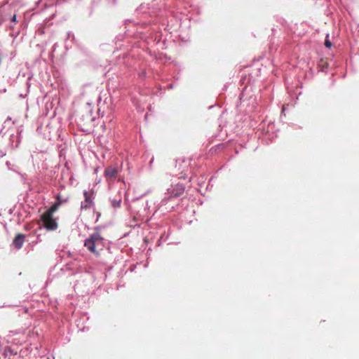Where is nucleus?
Wrapping results in <instances>:
<instances>
[{
  "instance_id": "nucleus-6",
  "label": "nucleus",
  "mask_w": 359,
  "mask_h": 359,
  "mask_svg": "<svg viewBox=\"0 0 359 359\" xmlns=\"http://www.w3.org/2000/svg\"><path fill=\"white\" fill-rule=\"evenodd\" d=\"M84 196H85V201L81 203V209H88L93 205V201L90 198V195L88 194V192L85 191H84Z\"/></svg>"
},
{
  "instance_id": "nucleus-5",
  "label": "nucleus",
  "mask_w": 359,
  "mask_h": 359,
  "mask_svg": "<svg viewBox=\"0 0 359 359\" xmlns=\"http://www.w3.org/2000/svg\"><path fill=\"white\" fill-rule=\"evenodd\" d=\"M25 235L22 233H18L13 239V244L17 249H20L25 242Z\"/></svg>"
},
{
  "instance_id": "nucleus-2",
  "label": "nucleus",
  "mask_w": 359,
  "mask_h": 359,
  "mask_svg": "<svg viewBox=\"0 0 359 359\" xmlns=\"http://www.w3.org/2000/svg\"><path fill=\"white\" fill-rule=\"evenodd\" d=\"M41 219L43 222V226L48 231H55L58 227V224L56 219L53 217V215L43 213L41 216Z\"/></svg>"
},
{
  "instance_id": "nucleus-11",
  "label": "nucleus",
  "mask_w": 359,
  "mask_h": 359,
  "mask_svg": "<svg viewBox=\"0 0 359 359\" xmlns=\"http://www.w3.org/2000/svg\"><path fill=\"white\" fill-rule=\"evenodd\" d=\"M11 21H12V22H15V21H16V15H14L12 17V18H11Z\"/></svg>"
},
{
  "instance_id": "nucleus-4",
  "label": "nucleus",
  "mask_w": 359,
  "mask_h": 359,
  "mask_svg": "<svg viewBox=\"0 0 359 359\" xmlns=\"http://www.w3.org/2000/svg\"><path fill=\"white\" fill-rule=\"evenodd\" d=\"M104 175L107 180H114L118 175V170L116 168L108 167L105 169Z\"/></svg>"
},
{
  "instance_id": "nucleus-9",
  "label": "nucleus",
  "mask_w": 359,
  "mask_h": 359,
  "mask_svg": "<svg viewBox=\"0 0 359 359\" xmlns=\"http://www.w3.org/2000/svg\"><path fill=\"white\" fill-rule=\"evenodd\" d=\"M327 38H328V36H327ZM325 46L327 48H330L332 46V43L328 39H326L325 41Z\"/></svg>"
},
{
  "instance_id": "nucleus-10",
  "label": "nucleus",
  "mask_w": 359,
  "mask_h": 359,
  "mask_svg": "<svg viewBox=\"0 0 359 359\" xmlns=\"http://www.w3.org/2000/svg\"><path fill=\"white\" fill-rule=\"evenodd\" d=\"M67 201V199L63 200V199L61 198V197L60 196H57V202H62V204L63 203H65Z\"/></svg>"
},
{
  "instance_id": "nucleus-8",
  "label": "nucleus",
  "mask_w": 359,
  "mask_h": 359,
  "mask_svg": "<svg viewBox=\"0 0 359 359\" xmlns=\"http://www.w3.org/2000/svg\"><path fill=\"white\" fill-rule=\"evenodd\" d=\"M121 199L119 198L118 200L114 199L111 201V205L114 208H119L121 206Z\"/></svg>"
},
{
  "instance_id": "nucleus-7",
  "label": "nucleus",
  "mask_w": 359,
  "mask_h": 359,
  "mask_svg": "<svg viewBox=\"0 0 359 359\" xmlns=\"http://www.w3.org/2000/svg\"><path fill=\"white\" fill-rule=\"evenodd\" d=\"M62 205V202H55L53 205H51L48 210H47L44 213L48 214L50 215H53V213L56 212L58 208Z\"/></svg>"
},
{
  "instance_id": "nucleus-3",
  "label": "nucleus",
  "mask_w": 359,
  "mask_h": 359,
  "mask_svg": "<svg viewBox=\"0 0 359 359\" xmlns=\"http://www.w3.org/2000/svg\"><path fill=\"white\" fill-rule=\"evenodd\" d=\"M93 121V118L91 117V115L86 114V115H83L79 118V126L81 127L82 130L88 131V127L92 125Z\"/></svg>"
},
{
  "instance_id": "nucleus-1",
  "label": "nucleus",
  "mask_w": 359,
  "mask_h": 359,
  "mask_svg": "<svg viewBox=\"0 0 359 359\" xmlns=\"http://www.w3.org/2000/svg\"><path fill=\"white\" fill-rule=\"evenodd\" d=\"M84 246L92 253L99 255L97 250H102L103 247V238L98 232H95L85 240Z\"/></svg>"
}]
</instances>
